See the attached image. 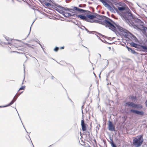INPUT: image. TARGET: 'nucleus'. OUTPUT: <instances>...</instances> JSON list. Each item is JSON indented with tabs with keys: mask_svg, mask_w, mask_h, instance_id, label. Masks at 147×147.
I'll list each match as a JSON object with an SVG mask.
<instances>
[{
	"mask_svg": "<svg viewBox=\"0 0 147 147\" xmlns=\"http://www.w3.org/2000/svg\"><path fill=\"white\" fill-rule=\"evenodd\" d=\"M127 10L125 12H123L120 14L122 19L125 22L133 26H135L134 23L132 21V19L134 17V16L131 13L129 9L127 8Z\"/></svg>",
	"mask_w": 147,
	"mask_h": 147,
	"instance_id": "obj_1",
	"label": "nucleus"
},
{
	"mask_svg": "<svg viewBox=\"0 0 147 147\" xmlns=\"http://www.w3.org/2000/svg\"><path fill=\"white\" fill-rule=\"evenodd\" d=\"M96 17L98 18V21H101L102 22L103 21L104 22L105 21V20L108 21V23H104V22H102V24H100L105 26L106 27H108L109 29L111 30L116 33L117 32V30L116 27L110 22L105 19V18H106V16L99 15L98 14H96Z\"/></svg>",
	"mask_w": 147,
	"mask_h": 147,
	"instance_id": "obj_2",
	"label": "nucleus"
},
{
	"mask_svg": "<svg viewBox=\"0 0 147 147\" xmlns=\"http://www.w3.org/2000/svg\"><path fill=\"white\" fill-rule=\"evenodd\" d=\"M144 141L143 135L138 136L136 138H134L133 144L134 147H140Z\"/></svg>",
	"mask_w": 147,
	"mask_h": 147,
	"instance_id": "obj_3",
	"label": "nucleus"
},
{
	"mask_svg": "<svg viewBox=\"0 0 147 147\" xmlns=\"http://www.w3.org/2000/svg\"><path fill=\"white\" fill-rule=\"evenodd\" d=\"M121 7H118V10L120 11V12L118 11L117 8L115 7L114 6H113V9L116 11V12L118 13L119 15H120V14L122 13L123 12H125L126 10H127V8L129 9V8L126 6V5H120Z\"/></svg>",
	"mask_w": 147,
	"mask_h": 147,
	"instance_id": "obj_4",
	"label": "nucleus"
},
{
	"mask_svg": "<svg viewBox=\"0 0 147 147\" xmlns=\"http://www.w3.org/2000/svg\"><path fill=\"white\" fill-rule=\"evenodd\" d=\"M86 21L91 23L95 22L99 24H102V22H104V23H108V21L105 20L104 22L103 21L102 22L101 21H98V20L89 19L88 18H87V19H86Z\"/></svg>",
	"mask_w": 147,
	"mask_h": 147,
	"instance_id": "obj_5",
	"label": "nucleus"
},
{
	"mask_svg": "<svg viewBox=\"0 0 147 147\" xmlns=\"http://www.w3.org/2000/svg\"><path fill=\"white\" fill-rule=\"evenodd\" d=\"M130 112L136 114L138 115H140L143 116L144 115V112L142 111H140L136 110L131 109L129 110Z\"/></svg>",
	"mask_w": 147,
	"mask_h": 147,
	"instance_id": "obj_6",
	"label": "nucleus"
},
{
	"mask_svg": "<svg viewBox=\"0 0 147 147\" xmlns=\"http://www.w3.org/2000/svg\"><path fill=\"white\" fill-rule=\"evenodd\" d=\"M74 8L76 11H78L79 12L82 13L86 12L89 13H91V12L89 11L83 9H82L80 8L77 7H74Z\"/></svg>",
	"mask_w": 147,
	"mask_h": 147,
	"instance_id": "obj_7",
	"label": "nucleus"
},
{
	"mask_svg": "<svg viewBox=\"0 0 147 147\" xmlns=\"http://www.w3.org/2000/svg\"><path fill=\"white\" fill-rule=\"evenodd\" d=\"M108 129L109 130L113 131L115 130V126L112 122L110 121H109Z\"/></svg>",
	"mask_w": 147,
	"mask_h": 147,
	"instance_id": "obj_8",
	"label": "nucleus"
},
{
	"mask_svg": "<svg viewBox=\"0 0 147 147\" xmlns=\"http://www.w3.org/2000/svg\"><path fill=\"white\" fill-rule=\"evenodd\" d=\"M114 3L115 5L117 6L119 5H125V4L124 3L120 2L118 0H111Z\"/></svg>",
	"mask_w": 147,
	"mask_h": 147,
	"instance_id": "obj_9",
	"label": "nucleus"
},
{
	"mask_svg": "<svg viewBox=\"0 0 147 147\" xmlns=\"http://www.w3.org/2000/svg\"><path fill=\"white\" fill-rule=\"evenodd\" d=\"M86 124L84 123V120H82L81 121V125L82 127V129L83 131H85L86 130Z\"/></svg>",
	"mask_w": 147,
	"mask_h": 147,
	"instance_id": "obj_10",
	"label": "nucleus"
},
{
	"mask_svg": "<svg viewBox=\"0 0 147 147\" xmlns=\"http://www.w3.org/2000/svg\"><path fill=\"white\" fill-rule=\"evenodd\" d=\"M75 16H76L78 18H80V19L86 21V19H87V18L86 16H85L83 15H77V14H76V15H75Z\"/></svg>",
	"mask_w": 147,
	"mask_h": 147,
	"instance_id": "obj_11",
	"label": "nucleus"
},
{
	"mask_svg": "<svg viewBox=\"0 0 147 147\" xmlns=\"http://www.w3.org/2000/svg\"><path fill=\"white\" fill-rule=\"evenodd\" d=\"M105 7H107L112 13H115V12L113 9V8H112L109 4H108Z\"/></svg>",
	"mask_w": 147,
	"mask_h": 147,
	"instance_id": "obj_12",
	"label": "nucleus"
},
{
	"mask_svg": "<svg viewBox=\"0 0 147 147\" xmlns=\"http://www.w3.org/2000/svg\"><path fill=\"white\" fill-rule=\"evenodd\" d=\"M16 95L14 96L13 99L11 101V102L7 105H5L4 106V107H8L11 106L12 105L15 101L17 99V98H15V97Z\"/></svg>",
	"mask_w": 147,
	"mask_h": 147,
	"instance_id": "obj_13",
	"label": "nucleus"
},
{
	"mask_svg": "<svg viewBox=\"0 0 147 147\" xmlns=\"http://www.w3.org/2000/svg\"><path fill=\"white\" fill-rule=\"evenodd\" d=\"M140 30L142 31V33L147 37V34L146 33V30L147 31V27L145 26H143V28L140 29Z\"/></svg>",
	"mask_w": 147,
	"mask_h": 147,
	"instance_id": "obj_14",
	"label": "nucleus"
},
{
	"mask_svg": "<svg viewBox=\"0 0 147 147\" xmlns=\"http://www.w3.org/2000/svg\"><path fill=\"white\" fill-rule=\"evenodd\" d=\"M133 21H134L136 23L140 22H142V21L140 19L137 18H136L135 16L132 19V21L133 22Z\"/></svg>",
	"mask_w": 147,
	"mask_h": 147,
	"instance_id": "obj_15",
	"label": "nucleus"
},
{
	"mask_svg": "<svg viewBox=\"0 0 147 147\" xmlns=\"http://www.w3.org/2000/svg\"><path fill=\"white\" fill-rule=\"evenodd\" d=\"M87 18L89 19H92L96 18V16L90 14H87L86 15Z\"/></svg>",
	"mask_w": 147,
	"mask_h": 147,
	"instance_id": "obj_16",
	"label": "nucleus"
},
{
	"mask_svg": "<svg viewBox=\"0 0 147 147\" xmlns=\"http://www.w3.org/2000/svg\"><path fill=\"white\" fill-rule=\"evenodd\" d=\"M76 14H71L69 13L66 12L65 14L64 15V17L66 18H69L71 16H75Z\"/></svg>",
	"mask_w": 147,
	"mask_h": 147,
	"instance_id": "obj_17",
	"label": "nucleus"
},
{
	"mask_svg": "<svg viewBox=\"0 0 147 147\" xmlns=\"http://www.w3.org/2000/svg\"><path fill=\"white\" fill-rule=\"evenodd\" d=\"M109 138L111 141L110 142V144H111L112 147H117L116 144L114 143L113 140L111 138V137H110Z\"/></svg>",
	"mask_w": 147,
	"mask_h": 147,
	"instance_id": "obj_18",
	"label": "nucleus"
},
{
	"mask_svg": "<svg viewBox=\"0 0 147 147\" xmlns=\"http://www.w3.org/2000/svg\"><path fill=\"white\" fill-rule=\"evenodd\" d=\"M82 26L84 27V28L85 29V30L86 31L88 32H89L90 34H93L94 32H96V31H89L86 28V27L83 26L82 25Z\"/></svg>",
	"mask_w": 147,
	"mask_h": 147,
	"instance_id": "obj_19",
	"label": "nucleus"
},
{
	"mask_svg": "<svg viewBox=\"0 0 147 147\" xmlns=\"http://www.w3.org/2000/svg\"><path fill=\"white\" fill-rule=\"evenodd\" d=\"M134 104V103L133 102H127L125 103L126 105L132 107Z\"/></svg>",
	"mask_w": 147,
	"mask_h": 147,
	"instance_id": "obj_20",
	"label": "nucleus"
},
{
	"mask_svg": "<svg viewBox=\"0 0 147 147\" xmlns=\"http://www.w3.org/2000/svg\"><path fill=\"white\" fill-rule=\"evenodd\" d=\"M99 1L102 3L105 7L108 4L106 2L105 0H99Z\"/></svg>",
	"mask_w": 147,
	"mask_h": 147,
	"instance_id": "obj_21",
	"label": "nucleus"
},
{
	"mask_svg": "<svg viewBox=\"0 0 147 147\" xmlns=\"http://www.w3.org/2000/svg\"><path fill=\"white\" fill-rule=\"evenodd\" d=\"M105 19H106L107 20H108L113 25V23L115 24V23L114 21H113L112 20H111L110 18H108V17H107L106 16V18H105Z\"/></svg>",
	"mask_w": 147,
	"mask_h": 147,
	"instance_id": "obj_22",
	"label": "nucleus"
},
{
	"mask_svg": "<svg viewBox=\"0 0 147 147\" xmlns=\"http://www.w3.org/2000/svg\"><path fill=\"white\" fill-rule=\"evenodd\" d=\"M117 28L121 32H123L124 31L123 28L119 26L118 25L117 26Z\"/></svg>",
	"mask_w": 147,
	"mask_h": 147,
	"instance_id": "obj_23",
	"label": "nucleus"
},
{
	"mask_svg": "<svg viewBox=\"0 0 147 147\" xmlns=\"http://www.w3.org/2000/svg\"><path fill=\"white\" fill-rule=\"evenodd\" d=\"M75 10L73 8V9H70V10H69V11L71 12V14H76L75 13H76V12H73V11H75Z\"/></svg>",
	"mask_w": 147,
	"mask_h": 147,
	"instance_id": "obj_24",
	"label": "nucleus"
},
{
	"mask_svg": "<svg viewBox=\"0 0 147 147\" xmlns=\"http://www.w3.org/2000/svg\"><path fill=\"white\" fill-rule=\"evenodd\" d=\"M129 98L132 99V100H136L137 99V98L135 96L131 95V96H130L129 97Z\"/></svg>",
	"mask_w": 147,
	"mask_h": 147,
	"instance_id": "obj_25",
	"label": "nucleus"
},
{
	"mask_svg": "<svg viewBox=\"0 0 147 147\" xmlns=\"http://www.w3.org/2000/svg\"><path fill=\"white\" fill-rule=\"evenodd\" d=\"M70 8H69L67 7H61V9H62L63 10L65 11H69V10H70Z\"/></svg>",
	"mask_w": 147,
	"mask_h": 147,
	"instance_id": "obj_26",
	"label": "nucleus"
},
{
	"mask_svg": "<svg viewBox=\"0 0 147 147\" xmlns=\"http://www.w3.org/2000/svg\"><path fill=\"white\" fill-rule=\"evenodd\" d=\"M39 1L42 4H45L46 3H47L46 0H40Z\"/></svg>",
	"mask_w": 147,
	"mask_h": 147,
	"instance_id": "obj_27",
	"label": "nucleus"
},
{
	"mask_svg": "<svg viewBox=\"0 0 147 147\" xmlns=\"http://www.w3.org/2000/svg\"><path fill=\"white\" fill-rule=\"evenodd\" d=\"M143 107L142 105L140 104H137V106L136 107L137 109H142Z\"/></svg>",
	"mask_w": 147,
	"mask_h": 147,
	"instance_id": "obj_28",
	"label": "nucleus"
},
{
	"mask_svg": "<svg viewBox=\"0 0 147 147\" xmlns=\"http://www.w3.org/2000/svg\"><path fill=\"white\" fill-rule=\"evenodd\" d=\"M45 5L47 7H49L50 6H53V5H51V3H47Z\"/></svg>",
	"mask_w": 147,
	"mask_h": 147,
	"instance_id": "obj_29",
	"label": "nucleus"
},
{
	"mask_svg": "<svg viewBox=\"0 0 147 147\" xmlns=\"http://www.w3.org/2000/svg\"><path fill=\"white\" fill-rule=\"evenodd\" d=\"M133 48H131L130 51H131V53L133 54H135L137 53L133 49Z\"/></svg>",
	"mask_w": 147,
	"mask_h": 147,
	"instance_id": "obj_30",
	"label": "nucleus"
},
{
	"mask_svg": "<svg viewBox=\"0 0 147 147\" xmlns=\"http://www.w3.org/2000/svg\"><path fill=\"white\" fill-rule=\"evenodd\" d=\"M59 13H61L64 16V15L65 14L66 12L63 11L61 10Z\"/></svg>",
	"mask_w": 147,
	"mask_h": 147,
	"instance_id": "obj_31",
	"label": "nucleus"
},
{
	"mask_svg": "<svg viewBox=\"0 0 147 147\" xmlns=\"http://www.w3.org/2000/svg\"><path fill=\"white\" fill-rule=\"evenodd\" d=\"M18 116H19V117L20 118V120H21V122H22V125H23V127H24V128L25 129V130H26V132H27V133H28V131H27V130H26V129L25 128V127L24 126V125H23V123H22V120H21V118H20V115H19V114H18Z\"/></svg>",
	"mask_w": 147,
	"mask_h": 147,
	"instance_id": "obj_32",
	"label": "nucleus"
},
{
	"mask_svg": "<svg viewBox=\"0 0 147 147\" xmlns=\"http://www.w3.org/2000/svg\"><path fill=\"white\" fill-rule=\"evenodd\" d=\"M18 116H19V117L20 118V120H21V122H22V125H23V127H24V128L25 129V130H26V132H27V133H28V131H27V130H26V129L25 128V127L24 126V125H23V123H22V120H21V118H20V115H19V114H18Z\"/></svg>",
	"mask_w": 147,
	"mask_h": 147,
	"instance_id": "obj_33",
	"label": "nucleus"
},
{
	"mask_svg": "<svg viewBox=\"0 0 147 147\" xmlns=\"http://www.w3.org/2000/svg\"><path fill=\"white\" fill-rule=\"evenodd\" d=\"M132 37L134 38V40H135V41L136 42L138 40L137 38L135 36L132 35Z\"/></svg>",
	"mask_w": 147,
	"mask_h": 147,
	"instance_id": "obj_34",
	"label": "nucleus"
},
{
	"mask_svg": "<svg viewBox=\"0 0 147 147\" xmlns=\"http://www.w3.org/2000/svg\"><path fill=\"white\" fill-rule=\"evenodd\" d=\"M59 49V48L58 47H56L54 49V50L55 52H57Z\"/></svg>",
	"mask_w": 147,
	"mask_h": 147,
	"instance_id": "obj_35",
	"label": "nucleus"
},
{
	"mask_svg": "<svg viewBox=\"0 0 147 147\" xmlns=\"http://www.w3.org/2000/svg\"><path fill=\"white\" fill-rule=\"evenodd\" d=\"M25 87V86H22L21 87L19 88V90H18V91L20 90H24V89Z\"/></svg>",
	"mask_w": 147,
	"mask_h": 147,
	"instance_id": "obj_36",
	"label": "nucleus"
},
{
	"mask_svg": "<svg viewBox=\"0 0 147 147\" xmlns=\"http://www.w3.org/2000/svg\"><path fill=\"white\" fill-rule=\"evenodd\" d=\"M137 106V104H135L134 103L132 107L134 108H136Z\"/></svg>",
	"mask_w": 147,
	"mask_h": 147,
	"instance_id": "obj_37",
	"label": "nucleus"
},
{
	"mask_svg": "<svg viewBox=\"0 0 147 147\" xmlns=\"http://www.w3.org/2000/svg\"><path fill=\"white\" fill-rule=\"evenodd\" d=\"M25 45L28 47H31L32 49H33V48L30 46V45L28 44V43H26L25 44Z\"/></svg>",
	"mask_w": 147,
	"mask_h": 147,
	"instance_id": "obj_38",
	"label": "nucleus"
},
{
	"mask_svg": "<svg viewBox=\"0 0 147 147\" xmlns=\"http://www.w3.org/2000/svg\"><path fill=\"white\" fill-rule=\"evenodd\" d=\"M55 6L61 9V7H62L60 5L58 4H55Z\"/></svg>",
	"mask_w": 147,
	"mask_h": 147,
	"instance_id": "obj_39",
	"label": "nucleus"
},
{
	"mask_svg": "<svg viewBox=\"0 0 147 147\" xmlns=\"http://www.w3.org/2000/svg\"><path fill=\"white\" fill-rule=\"evenodd\" d=\"M36 20V18L34 20V21H33V23H32V25H31V26L30 28V32H29V33L28 34V35H29V34L30 33L31 28V26H32V24H33L34 23V22Z\"/></svg>",
	"mask_w": 147,
	"mask_h": 147,
	"instance_id": "obj_40",
	"label": "nucleus"
},
{
	"mask_svg": "<svg viewBox=\"0 0 147 147\" xmlns=\"http://www.w3.org/2000/svg\"><path fill=\"white\" fill-rule=\"evenodd\" d=\"M38 44H39V45H40V47H41V48H42V49L43 50V51H44V49H43V47H42V45H41L40 44V42H38ZM44 51V53H45V52Z\"/></svg>",
	"mask_w": 147,
	"mask_h": 147,
	"instance_id": "obj_41",
	"label": "nucleus"
},
{
	"mask_svg": "<svg viewBox=\"0 0 147 147\" xmlns=\"http://www.w3.org/2000/svg\"><path fill=\"white\" fill-rule=\"evenodd\" d=\"M87 133V135L88 136V137L90 136V132L88 131L86 132Z\"/></svg>",
	"mask_w": 147,
	"mask_h": 147,
	"instance_id": "obj_42",
	"label": "nucleus"
},
{
	"mask_svg": "<svg viewBox=\"0 0 147 147\" xmlns=\"http://www.w3.org/2000/svg\"><path fill=\"white\" fill-rule=\"evenodd\" d=\"M88 138L89 139L90 141H92V138L90 137V136L88 137Z\"/></svg>",
	"mask_w": 147,
	"mask_h": 147,
	"instance_id": "obj_43",
	"label": "nucleus"
},
{
	"mask_svg": "<svg viewBox=\"0 0 147 147\" xmlns=\"http://www.w3.org/2000/svg\"><path fill=\"white\" fill-rule=\"evenodd\" d=\"M96 33H97L99 35H101V36H103V37H105V36H104V35H102L100 33H98V32H95Z\"/></svg>",
	"mask_w": 147,
	"mask_h": 147,
	"instance_id": "obj_44",
	"label": "nucleus"
},
{
	"mask_svg": "<svg viewBox=\"0 0 147 147\" xmlns=\"http://www.w3.org/2000/svg\"><path fill=\"white\" fill-rule=\"evenodd\" d=\"M54 7V8H53V9H55L57 11H58V9H57L56 7Z\"/></svg>",
	"mask_w": 147,
	"mask_h": 147,
	"instance_id": "obj_45",
	"label": "nucleus"
},
{
	"mask_svg": "<svg viewBox=\"0 0 147 147\" xmlns=\"http://www.w3.org/2000/svg\"><path fill=\"white\" fill-rule=\"evenodd\" d=\"M111 72V71L109 72V73L108 74H107V78H108V76H109L110 74V73Z\"/></svg>",
	"mask_w": 147,
	"mask_h": 147,
	"instance_id": "obj_46",
	"label": "nucleus"
},
{
	"mask_svg": "<svg viewBox=\"0 0 147 147\" xmlns=\"http://www.w3.org/2000/svg\"><path fill=\"white\" fill-rule=\"evenodd\" d=\"M131 48L130 47H129L128 48H127V49H128V51H130V50H131Z\"/></svg>",
	"mask_w": 147,
	"mask_h": 147,
	"instance_id": "obj_47",
	"label": "nucleus"
},
{
	"mask_svg": "<svg viewBox=\"0 0 147 147\" xmlns=\"http://www.w3.org/2000/svg\"><path fill=\"white\" fill-rule=\"evenodd\" d=\"M84 107V105H82V114H84V113H83V110H82V108L83 107Z\"/></svg>",
	"mask_w": 147,
	"mask_h": 147,
	"instance_id": "obj_48",
	"label": "nucleus"
},
{
	"mask_svg": "<svg viewBox=\"0 0 147 147\" xmlns=\"http://www.w3.org/2000/svg\"><path fill=\"white\" fill-rule=\"evenodd\" d=\"M78 6L80 7H83V6H82V5H81V4H80V5H79Z\"/></svg>",
	"mask_w": 147,
	"mask_h": 147,
	"instance_id": "obj_49",
	"label": "nucleus"
},
{
	"mask_svg": "<svg viewBox=\"0 0 147 147\" xmlns=\"http://www.w3.org/2000/svg\"><path fill=\"white\" fill-rule=\"evenodd\" d=\"M54 78H55L56 80H57V79L55 78L53 76H51V79H53Z\"/></svg>",
	"mask_w": 147,
	"mask_h": 147,
	"instance_id": "obj_50",
	"label": "nucleus"
},
{
	"mask_svg": "<svg viewBox=\"0 0 147 147\" xmlns=\"http://www.w3.org/2000/svg\"><path fill=\"white\" fill-rule=\"evenodd\" d=\"M145 105L147 107V100H146L145 102Z\"/></svg>",
	"mask_w": 147,
	"mask_h": 147,
	"instance_id": "obj_51",
	"label": "nucleus"
},
{
	"mask_svg": "<svg viewBox=\"0 0 147 147\" xmlns=\"http://www.w3.org/2000/svg\"><path fill=\"white\" fill-rule=\"evenodd\" d=\"M84 114H82V120H84Z\"/></svg>",
	"mask_w": 147,
	"mask_h": 147,
	"instance_id": "obj_52",
	"label": "nucleus"
},
{
	"mask_svg": "<svg viewBox=\"0 0 147 147\" xmlns=\"http://www.w3.org/2000/svg\"><path fill=\"white\" fill-rule=\"evenodd\" d=\"M64 48V47L63 46L60 47V49H63Z\"/></svg>",
	"mask_w": 147,
	"mask_h": 147,
	"instance_id": "obj_53",
	"label": "nucleus"
},
{
	"mask_svg": "<svg viewBox=\"0 0 147 147\" xmlns=\"http://www.w3.org/2000/svg\"><path fill=\"white\" fill-rule=\"evenodd\" d=\"M105 43H108L109 44H111V43H108V42H107L105 40Z\"/></svg>",
	"mask_w": 147,
	"mask_h": 147,
	"instance_id": "obj_54",
	"label": "nucleus"
},
{
	"mask_svg": "<svg viewBox=\"0 0 147 147\" xmlns=\"http://www.w3.org/2000/svg\"><path fill=\"white\" fill-rule=\"evenodd\" d=\"M125 36H127V33L126 32H125Z\"/></svg>",
	"mask_w": 147,
	"mask_h": 147,
	"instance_id": "obj_55",
	"label": "nucleus"
},
{
	"mask_svg": "<svg viewBox=\"0 0 147 147\" xmlns=\"http://www.w3.org/2000/svg\"><path fill=\"white\" fill-rule=\"evenodd\" d=\"M105 61H107V65H108V64H109V62H108V60H105Z\"/></svg>",
	"mask_w": 147,
	"mask_h": 147,
	"instance_id": "obj_56",
	"label": "nucleus"
},
{
	"mask_svg": "<svg viewBox=\"0 0 147 147\" xmlns=\"http://www.w3.org/2000/svg\"><path fill=\"white\" fill-rule=\"evenodd\" d=\"M96 14H98L97 13H94V15H95L96 16H96H97Z\"/></svg>",
	"mask_w": 147,
	"mask_h": 147,
	"instance_id": "obj_57",
	"label": "nucleus"
},
{
	"mask_svg": "<svg viewBox=\"0 0 147 147\" xmlns=\"http://www.w3.org/2000/svg\"><path fill=\"white\" fill-rule=\"evenodd\" d=\"M96 35L97 36V37L99 39H100V37L99 36H98V35H97L96 34Z\"/></svg>",
	"mask_w": 147,
	"mask_h": 147,
	"instance_id": "obj_58",
	"label": "nucleus"
},
{
	"mask_svg": "<svg viewBox=\"0 0 147 147\" xmlns=\"http://www.w3.org/2000/svg\"><path fill=\"white\" fill-rule=\"evenodd\" d=\"M20 94H18V95H17V96L16 98H17L20 95Z\"/></svg>",
	"mask_w": 147,
	"mask_h": 147,
	"instance_id": "obj_59",
	"label": "nucleus"
},
{
	"mask_svg": "<svg viewBox=\"0 0 147 147\" xmlns=\"http://www.w3.org/2000/svg\"><path fill=\"white\" fill-rule=\"evenodd\" d=\"M4 107V106H0V108H2V107Z\"/></svg>",
	"mask_w": 147,
	"mask_h": 147,
	"instance_id": "obj_60",
	"label": "nucleus"
},
{
	"mask_svg": "<svg viewBox=\"0 0 147 147\" xmlns=\"http://www.w3.org/2000/svg\"><path fill=\"white\" fill-rule=\"evenodd\" d=\"M47 1H48L49 2H51V0H46Z\"/></svg>",
	"mask_w": 147,
	"mask_h": 147,
	"instance_id": "obj_61",
	"label": "nucleus"
},
{
	"mask_svg": "<svg viewBox=\"0 0 147 147\" xmlns=\"http://www.w3.org/2000/svg\"><path fill=\"white\" fill-rule=\"evenodd\" d=\"M55 6V4H56V3H54V2H52L51 1V2Z\"/></svg>",
	"mask_w": 147,
	"mask_h": 147,
	"instance_id": "obj_62",
	"label": "nucleus"
},
{
	"mask_svg": "<svg viewBox=\"0 0 147 147\" xmlns=\"http://www.w3.org/2000/svg\"><path fill=\"white\" fill-rule=\"evenodd\" d=\"M35 42L38 43V42H39V41L38 40H35Z\"/></svg>",
	"mask_w": 147,
	"mask_h": 147,
	"instance_id": "obj_63",
	"label": "nucleus"
},
{
	"mask_svg": "<svg viewBox=\"0 0 147 147\" xmlns=\"http://www.w3.org/2000/svg\"><path fill=\"white\" fill-rule=\"evenodd\" d=\"M94 142L95 143H96V140H95V139H94Z\"/></svg>",
	"mask_w": 147,
	"mask_h": 147,
	"instance_id": "obj_64",
	"label": "nucleus"
}]
</instances>
